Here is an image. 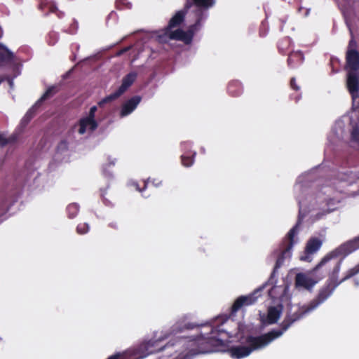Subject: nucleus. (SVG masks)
Returning <instances> with one entry per match:
<instances>
[{
	"mask_svg": "<svg viewBox=\"0 0 359 359\" xmlns=\"http://www.w3.org/2000/svg\"><path fill=\"white\" fill-rule=\"evenodd\" d=\"M358 249L359 236L327 252L312 269L313 275L318 279L328 276L325 285L319 290L317 294L319 297L326 300L339 285L359 273L358 263L354 267L346 270L341 279L339 278L344 259Z\"/></svg>",
	"mask_w": 359,
	"mask_h": 359,
	"instance_id": "obj_1",
	"label": "nucleus"
},
{
	"mask_svg": "<svg viewBox=\"0 0 359 359\" xmlns=\"http://www.w3.org/2000/svg\"><path fill=\"white\" fill-rule=\"evenodd\" d=\"M349 32L351 39L345 55V69L348 71L346 86L351 96L353 109L359 110V51L357 50L358 43L351 28Z\"/></svg>",
	"mask_w": 359,
	"mask_h": 359,
	"instance_id": "obj_2",
	"label": "nucleus"
},
{
	"mask_svg": "<svg viewBox=\"0 0 359 359\" xmlns=\"http://www.w3.org/2000/svg\"><path fill=\"white\" fill-rule=\"evenodd\" d=\"M109 226H111V228H114V229H117V225L116 224H114V223H110L109 224Z\"/></svg>",
	"mask_w": 359,
	"mask_h": 359,
	"instance_id": "obj_36",
	"label": "nucleus"
},
{
	"mask_svg": "<svg viewBox=\"0 0 359 359\" xmlns=\"http://www.w3.org/2000/svg\"><path fill=\"white\" fill-rule=\"evenodd\" d=\"M300 222V220H299L289 231L287 234V237L283 241L279 249L274 252L277 255V259L273 268V273L283 266L287 258H290L291 257V250L295 243L294 237L298 232V228Z\"/></svg>",
	"mask_w": 359,
	"mask_h": 359,
	"instance_id": "obj_7",
	"label": "nucleus"
},
{
	"mask_svg": "<svg viewBox=\"0 0 359 359\" xmlns=\"http://www.w3.org/2000/svg\"><path fill=\"white\" fill-rule=\"evenodd\" d=\"M79 211V206L76 203H71L67 207V212L68 217L74 218Z\"/></svg>",
	"mask_w": 359,
	"mask_h": 359,
	"instance_id": "obj_23",
	"label": "nucleus"
},
{
	"mask_svg": "<svg viewBox=\"0 0 359 359\" xmlns=\"http://www.w3.org/2000/svg\"><path fill=\"white\" fill-rule=\"evenodd\" d=\"M338 179L341 182H345L348 185H351L359 179V176L352 171L344 173H340Z\"/></svg>",
	"mask_w": 359,
	"mask_h": 359,
	"instance_id": "obj_22",
	"label": "nucleus"
},
{
	"mask_svg": "<svg viewBox=\"0 0 359 359\" xmlns=\"http://www.w3.org/2000/svg\"><path fill=\"white\" fill-rule=\"evenodd\" d=\"M3 36V30L1 29V27H0V38H1Z\"/></svg>",
	"mask_w": 359,
	"mask_h": 359,
	"instance_id": "obj_37",
	"label": "nucleus"
},
{
	"mask_svg": "<svg viewBox=\"0 0 359 359\" xmlns=\"http://www.w3.org/2000/svg\"><path fill=\"white\" fill-rule=\"evenodd\" d=\"M97 108L96 106H93L92 107H90L89 113L86 117H88V118H90L91 120H95V113L97 111Z\"/></svg>",
	"mask_w": 359,
	"mask_h": 359,
	"instance_id": "obj_30",
	"label": "nucleus"
},
{
	"mask_svg": "<svg viewBox=\"0 0 359 359\" xmlns=\"http://www.w3.org/2000/svg\"><path fill=\"white\" fill-rule=\"evenodd\" d=\"M325 300L319 297L318 295L316 297L313 299H312L308 305L300 307L297 309V311L294 312L292 314L287 315L283 321L280 325V329L276 330L273 329L269 332L268 333H271L272 336L273 335L274 339L280 337L294 322L302 318L307 313H310L315 309H316L319 305L323 303Z\"/></svg>",
	"mask_w": 359,
	"mask_h": 359,
	"instance_id": "obj_6",
	"label": "nucleus"
},
{
	"mask_svg": "<svg viewBox=\"0 0 359 359\" xmlns=\"http://www.w3.org/2000/svg\"><path fill=\"white\" fill-rule=\"evenodd\" d=\"M14 78L9 75H1L0 76V85L4 82L6 81L9 86L10 90H12L14 88Z\"/></svg>",
	"mask_w": 359,
	"mask_h": 359,
	"instance_id": "obj_25",
	"label": "nucleus"
},
{
	"mask_svg": "<svg viewBox=\"0 0 359 359\" xmlns=\"http://www.w3.org/2000/svg\"><path fill=\"white\" fill-rule=\"evenodd\" d=\"M323 241L317 237H312L309 239L304 249V255L301 257V260L311 261V256L316 253L321 248Z\"/></svg>",
	"mask_w": 359,
	"mask_h": 359,
	"instance_id": "obj_12",
	"label": "nucleus"
},
{
	"mask_svg": "<svg viewBox=\"0 0 359 359\" xmlns=\"http://www.w3.org/2000/svg\"><path fill=\"white\" fill-rule=\"evenodd\" d=\"M304 61V55L300 50L291 51L288 54L287 65L291 69H295L300 66Z\"/></svg>",
	"mask_w": 359,
	"mask_h": 359,
	"instance_id": "obj_16",
	"label": "nucleus"
},
{
	"mask_svg": "<svg viewBox=\"0 0 359 359\" xmlns=\"http://www.w3.org/2000/svg\"><path fill=\"white\" fill-rule=\"evenodd\" d=\"M56 93L55 88L54 86L49 87L46 92L43 94L39 101H44L50 97H52Z\"/></svg>",
	"mask_w": 359,
	"mask_h": 359,
	"instance_id": "obj_26",
	"label": "nucleus"
},
{
	"mask_svg": "<svg viewBox=\"0 0 359 359\" xmlns=\"http://www.w3.org/2000/svg\"><path fill=\"white\" fill-rule=\"evenodd\" d=\"M63 147H64V148H65V149H67V141H66V140H62V141L60 142L59 145H58V148H59V149H60V148H63Z\"/></svg>",
	"mask_w": 359,
	"mask_h": 359,
	"instance_id": "obj_35",
	"label": "nucleus"
},
{
	"mask_svg": "<svg viewBox=\"0 0 359 359\" xmlns=\"http://www.w3.org/2000/svg\"><path fill=\"white\" fill-rule=\"evenodd\" d=\"M14 57L13 53L0 43V68L8 67L13 64Z\"/></svg>",
	"mask_w": 359,
	"mask_h": 359,
	"instance_id": "obj_14",
	"label": "nucleus"
},
{
	"mask_svg": "<svg viewBox=\"0 0 359 359\" xmlns=\"http://www.w3.org/2000/svg\"><path fill=\"white\" fill-rule=\"evenodd\" d=\"M1 340V339L0 338V341Z\"/></svg>",
	"mask_w": 359,
	"mask_h": 359,
	"instance_id": "obj_40",
	"label": "nucleus"
},
{
	"mask_svg": "<svg viewBox=\"0 0 359 359\" xmlns=\"http://www.w3.org/2000/svg\"><path fill=\"white\" fill-rule=\"evenodd\" d=\"M193 4L197 7L196 11V20L194 25H191V29H198L201 27V21L205 18L203 10H207L215 4V0H192Z\"/></svg>",
	"mask_w": 359,
	"mask_h": 359,
	"instance_id": "obj_11",
	"label": "nucleus"
},
{
	"mask_svg": "<svg viewBox=\"0 0 359 359\" xmlns=\"http://www.w3.org/2000/svg\"><path fill=\"white\" fill-rule=\"evenodd\" d=\"M141 97L135 95L126 101L122 106L120 115L121 117L128 116L132 113L141 102Z\"/></svg>",
	"mask_w": 359,
	"mask_h": 359,
	"instance_id": "obj_15",
	"label": "nucleus"
},
{
	"mask_svg": "<svg viewBox=\"0 0 359 359\" xmlns=\"http://www.w3.org/2000/svg\"><path fill=\"white\" fill-rule=\"evenodd\" d=\"M290 86L292 89H293L294 90H295L297 92L300 90V87L297 84L296 79L294 77L291 78L290 82Z\"/></svg>",
	"mask_w": 359,
	"mask_h": 359,
	"instance_id": "obj_31",
	"label": "nucleus"
},
{
	"mask_svg": "<svg viewBox=\"0 0 359 359\" xmlns=\"http://www.w3.org/2000/svg\"><path fill=\"white\" fill-rule=\"evenodd\" d=\"M196 153L193 154H183L181 156L182 163L184 166L190 167L192 165L194 161V156Z\"/></svg>",
	"mask_w": 359,
	"mask_h": 359,
	"instance_id": "obj_24",
	"label": "nucleus"
},
{
	"mask_svg": "<svg viewBox=\"0 0 359 359\" xmlns=\"http://www.w3.org/2000/svg\"><path fill=\"white\" fill-rule=\"evenodd\" d=\"M35 111H36V109L34 107H32L27 112V114H25V118L28 119V120H30L32 119L34 116H35Z\"/></svg>",
	"mask_w": 359,
	"mask_h": 359,
	"instance_id": "obj_32",
	"label": "nucleus"
},
{
	"mask_svg": "<svg viewBox=\"0 0 359 359\" xmlns=\"http://www.w3.org/2000/svg\"><path fill=\"white\" fill-rule=\"evenodd\" d=\"M351 140L359 144V128L354 127L351 133Z\"/></svg>",
	"mask_w": 359,
	"mask_h": 359,
	"instance_id": "obj_28",
	"label": "nucleus"
},
{
	"mask_svg": "<svg viewBox=\"0 0 359 359\" xmlns=\"http://www.w3.org/2000/svg\"><path fill=\"white\" fill-rule=\"evenodd\" d=\"M137 74L135 72H131L126 74L122 79L121 85L113 93L105 97L98 102L100 107H103L105 104L110 102L122 95L135 81Z\"/></svg>",
	"mask_w": 359,
	"mask_h": 359,
	"instance_id": "obj_8",
	"label": "nucleus"
},
{
	"mask_svg": "<svg viewBox=\"0 0 359 359\" xmlns=\"http://www.w3.org/2000/svg\"><path fill=\"white\" fill-rule=\"evenodd\" d=\"M274 336L266 333L259 336L248 335L244 340L245 345L233 346L228 350L233 358L241 359L248 356L254 351L262 349L274 340Z\"/></svg>",
	"mask_w": 359,
	"mask_h": 359,
	"instance_id": "obj_5",
	"label": "nucleus"
},
{
	"mask_svg": "<svg viewBox=\"0 0 359 359\" xmlns=\"http://www.w3.org/2000/svg\"><path fill=\"white\" fill-rule=\"evenodd\" d=\"M261 291L262 289L259 288L254 290L248 295H242L238 297L231 306V315L233 316L242 308L255 304L258 297L261 295Z\"/></svg>",
	"mask_w": 359,
	"mask_h": 359,
	"instance_id": "obj_9",
	"label": "nucleus"
},
{
	"mask_svg": "<svg viewBox=\"0 0 359 359\" xmlns=\"http://www.w3.org/2000/svg\"><path fill=\"white\" fill-rule=\"evenodd\" d=\"M316 283L317 281L313 280L304 273H297L295 277L296 286L304 287L308 290H311Z\"/></svg>",
	"mask_w": 359,
	"mask_h": 359,
	"instance_id": "obj_17",
	"label": "nucleus"
},
{
	"mask_svg": "<svg viewBox=\"0 0 359 359\" xmlns=\"http://www.w3.org/2000/svg\"><path fill=\"white\" fill-rule=\"evenodd\" d=\"M281 311L277 307L271 306L268 309L266 321L268 324H274L280 318Z\"/></svg>",
	"mask_w": 359,
	"mask_h": 359,
	"instance_id": "obj_21",
	"label": "nucleus"
},
{
	"mask_svg": "<svg viewBox=\"0 0 359 359\" xmlns=\"http://www.w3.org/2000/svg\"><path fill=\"white\" fill-rule=\"evenodd\" d=\"M107 359H125V355L123 353H116L109 356Z\"/></svg>",
	"mask_w": 359,
	"mask_h": 359,
	"instance_id": "obj_33",
	"label": "nucleus"
},
{
	"mask_svg": "<svg viewBox=\"0 0 359 359\" xmlns=\"http://www.w3.org/2000/svg\"><path fill=\"white\" fill-rule=\"evenodd\" d=\"M79 133L83 135L87 129L90 131H94L97 129L98 124L95 120H91L88 117L81 118L79 121Z\"/></svg>",
	"mask_w": 359,
	"mask_h": 359,
	"instance_id": "obj_18",
	"label": "nucleus"
},
{
	"mask_svg": "<svg viewBox=\"0 0 359 359\" xmlns=\"http://www.w3.org/2000/svg\"><path fill=\"white\" fill-rule=\"evenodd\" d=\"M190 8V4L187 3L184 10L177 11L170 20L168 25L158 35L161 42H167L168 40H177L184 41L185 43H189L192 39L193 34L198 29H191L189 27L188 32L181 29H172L179 27L184 20L187 10Z\"/></svg>",
	"mask_w": 359,
	"mask_h": 359,
	"instance_id": "obj_4",
	"label": "nucleus"
},
{
	"mask_svg": "<svg viewBox=\"0 0 359 359\" xmlns=\"http://www.w3.org/2000/svg\"><path fill=\"white\" fill-rule=\"evenodd\" d=\"M228 93L232 97H238L243 93V86L240 81H232L227 87Z\"/></svg>",
	"mask_w": 359,
	"mask_h": 359,
	"instance_id": "obj_19",
	"label": "nucleus"
},
{
	"mask_svg": "<svg viewBox=\"0 0 359 359\" xmlns=\"http://www.w3.org/2000/svg\"><path fill=\"white\" fill-rule=\"evenodd\" d=\"M13 141V138H6V137H4L3 134L0 133V147H4L6 146L8 143L12 142Z\"/></svg>",
	"mask_w": 359,
	"mask_h": 359,
	"instance_id": "obj_29",
	"label": "nucleus"
},
{
	"mask_svg": "<svg viewBox=\"0 0 359 359\" xmlns=\"http://www.w3.org/2000/svg\"><path fill=\"white\" fill-rule=\"evenodd\" d=\"M38 8L44 13L45 15L50 13H55L58 18H62L65 15L64 12L59 11L55 2L50 0H38Z\"/></svg>",
	"mask_w": 359,
	"mask_h": 359,
	"instance_id": "obj_13",
	"label": "nucleus"
},
{
	"mask_svg": "<svg viewBox=\"0 0 359 359\" xmlns=\"http://www.w3.org/2000/svg\"><path fill=\"white\" fill-rule=\"evenodd\" d=\"M184 342V339L183 338H175L171 339L169 342H168L164 346H161L157 349H152L153 347L155 346V344H157L156 341H149L147 343V350L149 351V353H154L156 352L162 351L166 349L172 348V351L169 352V356H172L173 353H176L179 351V349L177 347L183 345Z\"/></svg>",
	"mask_w": 359,
	"mask_h": 359,
	"instance_id": "obj_10",
	"label": "nucleus"
},
{
	"mask_svg": "<svg viewBox=\"0 0 359 359\" xmlns=\"http://www.w3.org/2000/svg\"><path fill=\"white\" fill-rule=\"evenodd\" d=\"M147 187L146 184H144V188L145 189Z\"/></svg>",
	"mask_w": 359,
	"mask_h": 359,
	"instance_id": "obj_39",
	"label": "nucleus"
},
{
	"mask_svg": "<svg viewBox=\"0 0 359 359\" xmlns=\"http://www.w3.org/2000/svg\"><path fill=\"white\" fill-rule=\"evenodd\" d=\"M227 318H218L215 320L213 325L196 324L188 323L184 324V328L186 330H193L195 327L206 325L208 328V332L201 334L194 339V344L198 346L197 351L200 353H210L220 351V347L224 346V341L219 338L222 334L227 333L226 330L222 327Z\"/></svg>",
	"mask_w": 359,
	"mask_h": 359,
	"instance_id": "obj_3",
	"label": "nucleus"
},
{
	"mask_svg": "<svg viewBox=\"0 0 359 359\" xmlns=\"http://www.w3.org/2000/svg\"><path fill=\"white\" fill-rule=\"evenodd\" d=\"M355 284L358 285L359 284L358 281H356Z\"/></svg>",
	"mask_w": 359,
	"mask_h": 359,
	"instance_id": "obj_38",
	"label": "nucleus"
},
{
	"mask_svg": "<svg viewBox=\"0 0 359 359\" xmlns=\"http://www.w3.org/2000/svg\"><path fill=\"white\" fill-rule=\"evenodd\" d=\"M89 231V225L87 223H80L76 226V232L79 234H85Z\"/></svg>",
	"mask_w": 359,
	"mask_h": 359,
	"instance_id": "obj_27",
	"label": "nucleus"
},
{
	"mask_svg": "<svg viewBox=\"0 0 359 359\" xmlns=\"http://www.w3.org/2000/svg\"><path fill=\"white\" fill-rule=\"evenodd\" d=\"M291 43L292 40L288 36H285L280 39L277 45L279 53L282 55L289 54Z\"/></svg>",
	"mask_w": 359,
	"mask_h": 359,
	"instance_id": "obj_20",
	"label": "nucleus"
},
{
	"mask_svg": "<svg viewBox=\"0 0 359 359\" xmlns=\"http://www.w3.org/2000/svg\"><path fill=\"white\" fill-rule=\"evenodd\" d=\"M130 48H131L130 46L125 47V48L121 49L120 50H118L116 53V55L120 56V55L124 54L125 53H126L127 51H128Z\"/></svg>",
	"mask_w": 359,
	"mask_h": 359,
	"instance_id": "obj_34",
	"label": "nucleus"
}]
</instances>
